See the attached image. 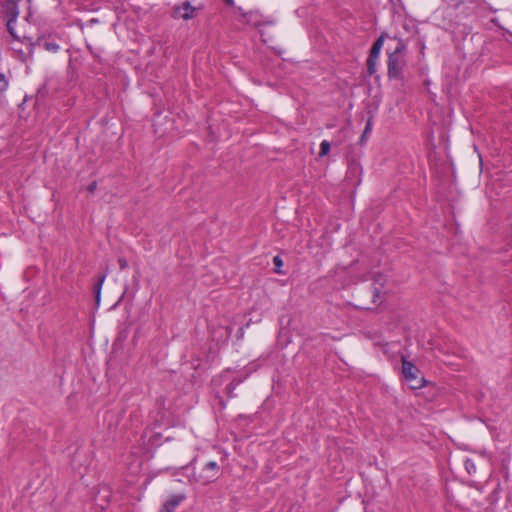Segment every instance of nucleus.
Wrapping results in <instances>:
<instances>
[{"mask_svg": "<svg viewBox=\"0 0 512 512\" xmlns=\"http://www.w3.org/2000/svg\"><path fill=\"white\" fill-rule=\"evenodd\" d=\"M219 477V466L215 461L207 462L198 472H194V479L203 485L214 482Z\"/></svg>", "mask_w": 512, "mask_h": 512, "instance_id": "1", "label": "nucleus"}, {"mask_svg": "<svg viewBox=\"0 0 512 512\" xmlns=\"http://www.w3.org/2000/svg\"><path fill=\"white\" fill-rule=\"evenodd\" d=\"M402 373L405 379L410 382L412 389H418L423 386L424 378L419 376V369L413 363L405 359L402 360Z\"/></svg>", "mask_w": 512, "mask_h": 512, "instance_id": "2", "label": "nucleus"}, {"mask_svg": "<svg viewBox=\"0 0 512 512\" xmlns=\"http://www.w3.org/2000/svg\"><path fill=\"white\" fill-rule=\"evenodd\" d=\"M404 60L400 58V56L395 55V53H388V61H387V75L389 79H402L403 75V67Z\"/></svg>", "mask_w": 512, "mask_h": 512, "instance_id": "3", "label": "nucleus"}, {"mask_svg": "<svg viewBox=\"0 0 512 512\" xmlns=\"http://www.w3.org/2000/svg\"><path fill=\"white\" fill-rule=\"evenodd\" d=\"M194 11L195 7H193L189 1H185L182 7H174L173 17L189 20L194 17Z\"/></svg>", "mask_w": 512, "mask_h": 512, "instance_id": "4", "label": "nucleus"}, {"mask_svg": "<svg viewBox=\"0 0 512 512\" xmlns=\"http://www.w3.org/2000/svg\"><path fill=\"white\" fill-rule=\"evenodd\" d=\"M38 45L48 52L56 53L59 51L60 46L56 40L51 36H40L37 38L34 46Z\"/></svg>", "mask_w": 512, "mask_h": 512, "instance_id": "5", "label": "nucleus"}, {"mask_svg": "<svg viewBox=\"0 0 512 512\" xmlns=\"http://www.w3.org/2000/svg\"><path fill=\"white\" fill-rule=\"evenodd\" d=\"M373 302L376 303L378 299H380L382 294V288L385 285L386 278L380 272L373 273Z\"/></svg>", "mask_w": 512, "mask_h": 512, "instance_id": "6", "label": "nucleus"}, {"mask_svg": "<svg viewBox=\"0 0 512 512\" xmlns=\"http://www.w3.org/2000/svg\"><path fill=\"white\" fill-rule=\"evenodd\" d=\"M4 14L7 18H10V22H16L19 10L18 3L15 0H6L3 5Z\"/></svg>", "mask_w": 512, "mask_h": 512, "instance_id": "7", "label": "nucleus"}, {"mask_svg": "<svg viewBox=\"0 0 512 512\" xmlns=\"http://www.w3.org/2000/svg\"><path fill=\"white\" fill-rule=\"evenodd\" d=\"M184 494H175L172 495L164 504L163 507L160 509L159 512H174V509L185 500Z\"/></svg>", "mask_w": 512, "mask_h": 512, "instance_id": "8", "label": "nucleus"}, {"mask_svg": "<svg viewBox=\"0 0 512 512\" xmlns=\"http://www.w3.org/2000/svg\"><path fill=\"white\" fill-rule=\"evenodd\" d=\"M385 36L386 34L385 33H382L376 40L375 42L373 43L370 51H369V56H372L373 58H378L379 54H380V51L382 49V46H383V43H384V40H385Z\"/></svg>", "mask_w": 512, "mask_h": 512, "instance_id": "9", "label": "nucleus"}, {"mask_svg": "<svg viewBox=\"0 0 512 512\" xmlns=\"http://www.w3.org/2000/svg\"><path fill=\"white\" fill-rule=\"evenodd\" d=\"M105 278H106V275H101L99 278H98V281L95 285V288H94V292H95V299H96V303L99 304L100 302V299H101V289H102V286H103V283L105 281Z\"/></svg>", "mask_w": 512, "mask_h": 512, "instance_id": "10", "label": "nucleus"}, {"mask_svg": "<svg viewBox=\"0 0 512 512\" xmlns=\"http://www.w3.org/2000/svg\"><path fill=\"white\" fill-rule=\"evenodd\" d=\"M378 58H373L368 55L366 65H367V73L369 76H372L376 72V63Z\"/></svg>", "mask_w": 512, "mask_h": 512, "instance_id": "11", "label": "nucleus"}, {"mask_svg": "<svg viewBox=\"0 0 512 512\" xmlns=\"http://www.w3.org/2000/svg\"><path fill=\"white\" fill-rule=\"evenodd\" d=\"M331 149V144L327 140H323L320 144V151H319V157L326 156Z\"/></svg>", "mask_w": 512, "mask_h": 512, "instance_id": "12", "label": "nucleus"}, {"mask_svg": "<svg viewBox=\"0 0 512 512\" xmlns=\"http://www.w3.org/2000/svg\"><path fill=\"white\" fill-rule=\"evenodd\" d=\"M464 467H465L466 471L468 472V474H473L476 472V466H475L474 462L469 458H467L464 461Z\"/></svg>", "mask_w": 512, "mask_h": 512, "instance_id": "13", "label": "nucleus"}, {"mask_svg": "<svg viewBox=\"0 0 512 512\" xmlns=\"http://www.w3.org/2000/svg\"><path fill=\"white\" fill-rule=\"evenodd\" d=\"M9 86V81L6 78L4 73H0V93H3L7 90Z\"/></svg>", "mask_w": 512, "mask_h": 512, "instance_id": "14", "label": "nucleus"}, {"mask_svg": "<svg viewBox=\"0 0 512 512\" xmlns=\"http://www.w3.org/2000/svg\"><path fill=\"white\" fill-rule=\"evenodd\" d=\"M273 264L275 266V272L278 273V274L282 273L280 268L283 266V260L281 259L280 256H275L273 258Z\"/></svg>", "mask_w": 512, "mask_h": 512, "instance_id": "15", "label": "nucleus"}, {"mask_svg": "<svg viewBox=\"0 0 512 512\" xmlns=\"http://www.w3.org/2000/svg\"><path fill=\"white\" fill-rule=\"evenodd\" d=\"M236 380L232 381L229 385H227L226 389L228 391V394L230 397H232V391L235 389V387L241 382V380H238L237 382H235Z\"/></svg>", "mask_w": 512, "mask_h": 512, "instance_id": "16", "label": "nucleus"}, {"mask_svg": "<svg viewBox=\"0 0 512 512\" xmlns=\"http://www.w3.org/2000/svg\"><path fill=\"white\" fill-rule=\"evenodd\" d=\"M15 22H10V18H7V23H6V26H7V30L8 32L10 33V35L14 38H16V35H15V32H14V27H13V24Z\"/></svg>", "mask_w": 512, "mask_h": 512, "instance_id": "17", "label": "nucleus"}, {"mask_svg": "<svg viewBox=\"0 0 512 512\" xmlns=\"http://www.w3.org/2000/svg\"><path fill=\"white\" fill-rule=\"evenodd\" d=\"M405 50V44L400 41L395 48V50L392 53H395V55L400 56V54Z\"/></svg>", "mask_w": 512, "mask_h": 512, "instance_id": "18", "label": "nucleus"}, {"mask_svg": "<svg viewBox=\"0 0 512 512\" xmlns=\"http://www.w3.org/2000/svg\"><path fill=\"white\" fill-rule=\"evenodd\" d=\"M358 169H359L358 162H351L348 167L349 172H351V171L356 172Z\"/></svg>", "mask_w": 512, "mask_h": 512, "instance_id": "19", "label": "nucleus"}, {"mask_svg": "<svg viewBox=\"0 0 512 512\" xmlns=\"http://www.w3.org/2000/svg\"><path fill=\"white\" fill-rule=\"evenodd\" d=\"M118 264H119L121 270L126 269L127 266H128V263H127V261L124 258H120L118 260Z\"/></svg>", "mask_w": 512, "mask_h": 512, "instance_id": "20", "label": "nucleus"}, {"mask_svg": "<svg viewBox=\"0 0 512 512\" xmlns=\"http://www.w3.org/2000/svg\"><path fill=\"white\" fill-rule=\"evenodd\" d=\"M96 188H97V183H96V181H94V182H92V183L88 186L87 190H88L90 193H93V192L96 190Z\"/></svg>", "mask_w": 512, "mask_h": 512, "instance_id": "21", "label": "nucleus"}, {"mask_svg": "<svg viewBox=\"0 0 512 512\" xmlns=\"http://www.w3.org/2000/svg\"><path fill=\"white\" fill-rule=\"evenodd\" d=\"M371 120H368L367 123H366V126H365V130H364V133H363V136H365L370 130H371Z\"/></svg>", "mask_w": 512, "mask_h": 512, "instance_id": "22", "label": "nucleus"}, {"mask_svg": "<svg viewBox=\"0 0 512 512\" xmlns=\"http://www.w3.org/2000/svg\"><path fill=\"white\" fill-rule=\"evenodd\" d=\"M272 23H273L272 21H269V22H257L254 25H255V27L259 28V27H261V26H263L265 24H272Z\"/></svg>", "mask_w": 512, "mask_h": 512, "instance_id": "23", "label": "nucleus"}, {"mask_svg": "<svg viewBox=\"0 0 512 512\" xmlns=\"http://www.w3.org/2000/svg\"><path fill=\"white\" fill-rule=\"evenodd\" d=\"M225 2L226 5L232 7L234 6V0H223Z\"/></svg>", "mask_w": 512, "mask_h": 512, "instance_id": "24", "label": "nucleus"}, {"mask_svg": "<svg viewBox=\"0 0 512 512\" xmlns=\"http://www.w3.org/2000/svg\"><path fill=\"white\" fill-rule=\"evenodd\" d=\"M483 166H484V162H483V161H480V162H479V169H480V171H482Z\"/></svg>", "mask_w": 512, "mask_h": 512, "instance_id": "25", "label": "nucleus"}, {"mask_svg": "<svg viewBox=\"0 0 512 512\" xmlns=\"http://www.w3.org/2000/svg\"><path fill=\"white\" fill-rule=\"evenodd\" d=\"M90 22H91V23H97V22H98V20H97V19H91V20H90Z\"/></svg>", "mask_w": 512, "mask_h": 512, "instance_id": "26", "label": "nucleus"}]
</instances>
